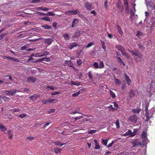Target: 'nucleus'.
<instances>
[{"label": "nucleus", "mask_w": 155, "mask_h": 155, "mask_svg": "<svg viewBox=\"0 0 155 155\" xmlns=\"http://www.w3.org/2000/svg\"><path fill=\"white\" fill-rule=\"evenodd\" d=\"M78 22V21L77 19L74 18L72 22V25L71 26L72 28H74L75 25H77Z\"/></svg>", "instance_id": "a211bd4d"}, {"label": "nucleus", "mask_w": 155, "mask_h": 155, "mask_svg": "<svg viewBox=\"0 0 155 155\" xmlns=\"http://www.w3.org/2000/svg\"><path fill=\"white\" fill-rule=\"evenodd\" d=\"M121 53L123 55H125L127 53H126V50L125 49L124 50H123L122 51H121Z\"/></svg>", "instance_id": "13d9d810"}, {"label": "nucleus", "mask_w": 155, "mask_h": 155, "mask_svg": "<svg viewBox=\"0 0 155 155\" xmlns=\"http://www.w3.org/2000/svg\"><path fill=\"white\" fill-rule=\"evenodd\" d=\"M55 15L54 13L51 12H48L47 13H46V15L53 16H54Z\"/></svg>", "instance_id": "2f4dec72"}, {"label": "nucleus", "mask_w": 155, "mask_h": 155, "mask_svg": "<svg viewBox=\"0 0 155 155\" xmlns=\"http://www.w3.org/2000/svg\"><path fill=\"white\" fill-rule=\"evenodd\" d=\"M2 97L4 98V101H8L10 99L9 98L6 97Z\"/></svg>", "instance_id": "864d4df0"}, {"label": "nucleus", "mask_w": 155, "mask_h": 155, "mask_svg": "<svg viewBox=\"0 0 155 155\" xmlns=\"http://www.w3.org/2000/svg\"><path fill=\"white\" fill-rule=\"evenodd\" d=\"M94 45L93 42H91L87 44V45L86 46V47L87 48H90V47L92 45Z\"/></svg>", "instance_id": "a18cd8bd"}, {"label": "nucleus", "mask_w": 155, "mask_h": 155, "mask_svg": "<svg viewBox=\"0 0 155 155\" xmlns=\"http://www.w3.org/2000/svg\"><path fill=\"white\" fill-rule=\"evenodd\" d=\"M63 37L66 40H69L70 38V36L67 34H64Z\"/></svg>", "instance_id": "7c9ffc66"}, {"label": "nucleus", "mask_w": 155, "mask_h": 155, "mask_svg": "<svg viewBox=\"0 0 155 155\" xmlns=\"http://www.w3.org/2000/svg\"><path fill=\"white\" fill-rule=\"evenodd\" d=\"M55 111V109H50L48 111V114H50L51 113L54 112Z\"/></svg>", "instance_id": "8fccbe9b"}, {"label": "nucleus", "mask_w": 155, "mask_h": 155, "mask_svg": "<svg viewBox=\"0 0 155 155\" xmlns=\"http://www.w3.org/2000/svg\"><path fill=\"white\" fill-rule=\"evenodd\" d=\"M78 16L82 20L84 21L87 20L86 18L81 14H78Z\"/></svg>", "instance_id": "c756f323"}, {"label": "nucleus", "mask_w": 155, "mask_h": 155, "mask_svg": "<svg viewBox=\"0 0 155 155\" xmlns=\"http://www.w3.org/2000/svg\"><path fill=\"white\" fill-rule=\"evenodd\" d=\"M0 129L2 131H6L7 129L5 126L2 125H0Z\"/></svg>", "instance_id": "cd10ccee"}, {"label": "nucleus", "mask_w": 155, "mask_h": 155, "mask_svg": "<svg viewBox=\"0 0 155 155\" xmlns=\"http://www.w3.org/2000/svg\"><path fill=\"white\" fill-rule=\"evenodd\" d=\"M8 138L10 139H12V134H13V131L10 130L8 131Z\"/></svg>", "instance_id": "5701e85b"}, {"label": "nucleus", "mask_w": 155, "mask_h": 155, "mask_svg": "<svg viewBox=\"0 0 155 155\" xmlns=\"http://www.w3.org/2000/svg\"><path fill=\"white\" fill-rule=\"evenodd\" d=\"M115 124L117 128H119L120 127L119 122V120H117L115 122Z\"/></svg>", "instance_id": "37998d69"}, {"label": "nucleus", "mask_w": 155, "mask_h": 155, "mask_svg": "<svg viewBox=\"0 0 155 155\" xmlns=\"http://www.w3.org/2000/svg\"><path fill=\"white\" fill-rule=\"evenodd\" d=\"M49 54V52L47 51H44L43 54H41V55H40L39 57H41L44 56L46 55H48Z\"/></svg>", "instance_id": "58836bf2"}, {"label": "nucleus", "mask_w": 155, "mask_h": 155, "mask_svg": "<svg viewBox=\"0 0 155 155\" xmlns=\"http://www.w3.org/2000/svg\"><path fill=\"white\" fill-rule=\"evenodd\" d=\"M65 64H66L67 65H68V66L70 67H72L74 68V65H73V64L71 62V61H65Z\"/></svg>", "instance_id": "aec40b11"}, {"label": "nucleus", "mask_w": 155, "mask_h": 155, "mask_svg": "<svg viewBox=\"0 0 155 155\" xmlns=\"http://www.w3.org/2000/svg\"><path fill=\"white\" fill-rule=\"evenodd\" d=\"M36 79L32 77L28 78L27 79V81L28 82H31L34 83L36 81Z\"/></svg>", "instance_id": "4468645a"}, {"label": "nucleus", "mask_w": 155, "mask_h": 155, "mask_svg": "<svg viewBox=\"0 0 155 155\" xmlns=\"http://www.w3.org/2000/svg\"><path fill=\"white\" fill-rule=\"evenodd\" d=\"M146 2V5L147 7V8L149 11H151V13L153 14V12H152V10L153 9V6L154 5L153 3L151 1H148Z\"/></svg>", "instance_id": "7ed1b4c3"}, {"label": "nucleus", "mask_w": 155, "mask_h": 155, "mask_svg": "<svg viewBox=\"0 0 155 155\" xmlns=\"http://www.w3.org/2000/svg\"><path fill=\"white\" fill-rule=\"evenodd\" d=\"M45 20L47 21H50V19L49 17H45Z\"/></svg>", "instance_id": "69168bd1"}, {"label": "nucleus", "mask_w": 155, "mask_h": 155, "mask_svg": "<svg viewBox=\"0 0 155 155\" xmlns=\"http://www.w3.org/2000/svg\"><path fill=\"white\" fill-rule=\"evenodd\" d=\"M145 113L146 117H147L148 118H150L151 117L152 115L151 114V116H150L148 111H146Z\"/></svg>", "instance_id": "ea45409f"}, {"label": "nucleus", "mask_w": 155, "mask_h": 155, "mask_svg": "<svg viewBox=\"0 0 155 155\" xmlns=\"http://www.w3.org/2000/svg\"><path fill=\"white\" fill-rule=\"evenodd\" d=\"M129 52L132 53L133 55L134 56V58L136 60L137 62L140 61V60H138V58L140 59H142V55L140 54L139 52L137 50L134 51H129Z\"/></svg>", "instance_id": "f257e3e1"}, {"label": "nucleus", "mask_w": 155, "mask_h": 155, "mask_svg": "<svg viewBox=\"0 0 155 155\" xmlns=\"http://www.w3.org/2000/svg\"><path fill=\"white\" fill-rule=\"evenodd\" d=\"M92 74L91 73V71H90L88 72V76L89 78L92 79Z\"/></svg>", "instance_id": "49530a36"}, {"label": "nucleus", "mask_w": 155, "mask_h": 155, "mask_svg": "<svg viewBox=\"0 0 155 155\" xmlns=\"http://www.w3.org/2000/svg\"><path fill=\"white\" fill-rule=\"evenodd\" d=\"M78 45L76 43H73L69 45V48L70 49H72L74 47L77 46Z\"/></svg>", "instance_id": "bb28decb"}, {"label": "nucleus", "mask_w": 155, "mask_h": 155, "mask_svg": "<svg viewBox=\"0 0 155 155\" xmlns=\"http://www.w3.org/2000/svg\"><path fill=\"white\" fill-rule=\"evenodd\" d=\"M71 85H76L77 86H78L80 85V83L78 81H71Z\"/></svg>", "instance_id": "c85d7f7f"}, {"label": "nucleus", "mask_w": 155, "mask_h": 155, "mask_svg": "<svg viewBox=\"0 0 155 155\" xmlns=\"http://www.w3.org/2000/svg\"><path fill=\"white\" fill-rule=\"evenodd\" d=\"M84 6L88 10H91L94 8L92 5V3L88 2H85Z\"/></svg>", "instance_id": "39448f33"}, {"label": "nucleus", "mask_w": 155, "mask_h": 155, "mask_svg": "<svg viewBox=\"0 0 155 155\" xmlns=\"http://www.w3.org/2000/svg\"><path fill=\"white\" fill-rule=\"evenodd\" d=\"M18 92L17 90L12 89L10 90H6L5 91V92L6 93L7 95H13L15 93Z\"/></svg>", "instance_id": "0eeeda50"}, {"label": "nucleus", "mask_w": 155, "mask_h": 155, "mask_svg": "<svg viewBox=\"0 0 155 155\" xmlns=\"http://www.w3.org/2000/svg\"><path fill=\"white\" fill-rule=\"evenodd\" d=\"M127 134L128 135H129L130 137H133V136H132V131L130 130H129L127 132Z\"/></svg>", "instance_id": "4c0bfd02"}, {"label": "nucleus", "mask_w": 155, "mask_h": 155, "mask_svg": "<svg viewBox=\"0 0 155 155\" xmlns=\"http://www.w3.org/2000/svg\"><path fill=\"white\" fill-rule=\"evenodd\" d=\"M128 120L132 123L134 124L137 122V116L136 115H131L129 117Z\"/></svg>", "instance_id": "423d86ee"}, {"label": "nucleus", "mask_w": 155, "mask_h": 155, "mask_svg": "<svg viewBox=\"0 0 155 155\" xmlns=\"http://www.w3.org/2000/svg\"><path fill=\"white\" fill-rule=\"evenodd\" d=\"M57 101V99H49L47 100H43L42 101V103L43 104H45L47 103H49L50 104L52 103H55L54 101Z\"/></svg>", "instance_id": "1a4fd4ad"}, {"label": "nucleus", "mask_w": 155, "mask_h": 155, "mask_svg": "<svg viewBox=\"0 0 155 155\" xmlns=\"http://www.w3.org/2000/svg\"><path fill=\"white\" fill-rule=\"evenodd\" d=\"M42 27L44 28L45 29H50L51 28V27L48 25H46L44 26H42Z\"/></svg>", "instance_id": "79ce46f5"}, {"label": "nucleus", "mask_w": 155, "mask_h": 155, "mask_svg": "<svg viewBox=\"0 0 155 155\" xmlns=\"http://www.w3.org/2000/svg\"><path fill=\"white\" fill-rule=\"evenodd\" d=\"M138 130V129H135L134 130V131L132 132V136H133V137L136 134H137V133Z\"/></svg>", "instance_id": "c9c22d12"}, {"label": "nucleus", "mask_w": 155, "mask_h": 155, "mask_svg": "<svg viewBox=\"0 0 155 155\" xmlns=\"http://www.w3.org/2000/svg\"><path fill=\"white\" fill-rule=\"evenodd\" d=\"M115 78V82L116 85H119L120 84L121 82L120 81L117 79H116Z\"/></svg>", "instance_id": "f704fd0d"}, {"label": "nucleus", "mask_w": 155, "mask_h": 155, "mask_svg": "<svg viewBox=\"0 0 155 155\" xmlns=\"http://www.w3.org/2000/svg\"><path fill=\"white\" fill-rule=\"evenodd\" d=\"M53 41V39L50 38H46L45 39V42L48 45H50L51 44Z\"/></svg>", "instance_id": "dca6fc26"}, {"label": "nucleus", "mask_w": 155, "mask_h": 155, "mask_svg": "<svg viewBox=\"0 0 155 155\" xmlns=\"http://www.w3.org/2000/svg\"><path fill=\"white\" fill-rule=\"evenodd\" d=\"M35 10L38 11L42 10L45 11H47L50 10V9L46 8H44L43 7H39L35 8Z\"/></svg>", "instance_id": "9d476101"}, {"label": "nucleus", "mask_w": 155, "mask_h": 155, "mask_svg": "<svg viewBox=\"0 0 155 155\" xmlns=\"http://www.w3.org/2000/svg\"><path fill=\"white\" fill-rule=\"evenodd\" d=\"M129 96L130 98L135 96L134 91L132 89L130 90V92L129 94Z\"/></svg>", "instance_id": "4be33fe9"}, {"label": "nucleus", "mask_w": 155, "mask_h": 155, "mask_svg": "<svg viewBox=\"0 0 155 155\" xmlns=\"http://www.w3.org/2000/svg\"><path fill=\"white\" fill-rule=\"evenodd\" d=\"M76 113L81 114V113H79V112L77 111L76 110H75L74 111H73V112H72L70 113V114H74Z\"/></svg>", "instance_id": "6e6d98bb"}, {"label": "nucleus", "mask_w": 155, "mask_h": 155, "mask_svg": "<svg viewBox=\"0 0 155 155\" xmlns=\"http://www.w3.org/2000/svg\"><path fill=\"white\" fill-rule=\"evenodd\" d=\"M54 152L56 153H60L62 150L60 148H58V147H54Z\"/></svg>", "instance_id": "393cba45"}, {"label": "nucleus", "mask_w": 155, "mask_h": 155, "mask_svg": "<svg viewBox=\"0 0 155 155\" xmlns=\"http://www.w3.org/2000/svg\"><path fill=\"white\" fill-rule=\"evenodd\" d=\"M81 34V33L80 31H77L74 34L72 38H77L80 36Z\"/></svg>", "instance_id": "6ab92c4d"}, {"label": "nucleus", "mask_w": 155, "mask_h": 155, "mask_svg": "<svg viewBox=\"0 0 155 155\" xmlns=\"http://www.w3.org/2000/svg\"><path fill=\"white\" fill-rule=\"evenodd\" d=\"M124 48L121 46H119L117 47L118 50L120 51L121 52L123 50H124Z\"/></svg>", "instance_id": "473e14b6"}, {"label": "nucleus", "mask_w": 155, "mask_h": 155, "mask_svg": "<svg viewBox=\"0 0 155 155\" xmlns=\"http://www.w3.org/2000/svg\"><path fill=\"white\" fill-rule=\"evenodd\" d=\"M26 115V114H22L18 115V117L21 118H24Z\"/></svg>", "instance_id": "09e8293b"}, {"label": "nucleus", "mask_w": 155, "mask_h": 155, "mask_svg": "<svg viewBox=\"0 0 155 155\" xmlns=\"http://www.w3.org/2000/svg\"><path fill=\"white\" fill-rule=\"evenodd\" d=\"M36 13L40 15H46V13H41L40 12H37Z\"/></svg>", "instance_id": "de8ad7c7"}, {"label": "nucleus", "mask_w": 155, "mask_h": 155, "mask_svg": "<svg viewBox=\"0 0 155 155\" xmlns=\"http://www.w3.org/2000/svg\"><path fill=\"white\" fill-rule=\"evenodd\" d=\"M124 5L126 6L128 5V3L127 0H124Z\"/></svg>", "instance_id": "bf43d9fd"}, {"label": "nucleus", "mask_w": 155, "mask_h": 155, "mask_svg": "<svg viewBox=\"0 0 155 155\" xmlns=\"http://www.w3.org/2000/svg\"><path fill=\"white\" fill-rule=\"evenodd\" d=\"M53 143L55 144L59 147H61L62 146L65 145L67 143V142L65 143H62L60 141H54Z\"/></svg>", "instance_id": "ddd939ff"}, {"label": "nucleus", "mask_w": 155, "mask_h": 155, "mask_svg": "<svg viewBox=\"0 0 155 155\" xmlns=\"http://www.w3.org/2000/svg\"><path fill=\"white\" fill-rule=\"evenodd\" d=\"M141 137L142 139V143L143 145H145L149 142L147 138V134L146 133L143 131L141 134Z\"/></svg>", "instance_id": "20e7f679"}, {"label": "nucleus", "mask_w": 155, "mask_h": 155, "mask_svg": "<svg viewBox=\"0 0 155 155\" xmlns=\"http://www.w3.org/2000/svg\"><path fill=\"white\" fill-rule=\"evenodd\" d=\"M39 97V95L34 94V95L31 96L30 97V99L32 101H34L37 99V98Z\"/></svg>", "instance_id": "f3484780"}, {"label": "nucleus", "mask_w": 155, "mask_h": 155, "mask_svg": "<svg viewBox=\"0 0 155 155\" xmlns=\"http://www.w3.org/2000/svg\"><path fill=\"white\" fill-rule=\"evenodd\" d=\"M27 46L26 45L22 47L21 48V50H25L26 48H27Z\"/></svg>", "instance_id": "680f3d73"}, {"label": "nucleus", "mask_w": 155, "mask_h": 155, "mask_svg": "<svg viewBox=\"0 0 155 155\" xmlns=\"http://www.w3.org/2000/svg\"><path fill=\"white\" fill-rule=\"evenodd\" d=\"M94 141L95 142V146L94 148L96 149H99L100 148V146L98 145V143H97V140H94Z\"/></svg>", "instance_id": "b1692460"}, {"label": "nucleus", "mask_w": 155, "mask_h": 155, "mask_svg": "<svg viewBox=\"0 0 155 155\" xmlns=\"http://www.w3.org/2000/svg\"><path fill=\"white\" fill-rule=\"evenodd\" d=\"M107 36L110 38H112V35L111 34L108 33L107 34Z\"/></svg>", "instance_id": "338daca9"}, {"label": "nucleus", "mask_w": 155, "mask_h": 155, "mask_svg": "<svg viewBox=\"0 0 155 155\" xmlns=\"http://www.w3.org/2000/svg\"><path fill=\"white\" fill-rule=\"evenodd\" d=\"M107 140H102V143L105 145V146H106L107 145Z\"/></svg>", "instance_id": "e433bc0d"}, {"label": "nucleus", "mask_w": 155, "mask_h": 155, "mask_svg": "<svg viewBox=\"0 0 155 155\" xmlns=\"http://www.w3.org/2000/svg\"><path fill=\"white\" fill-rule=\"evenodd\" d=\"M77 62L78 64L79 65H81L82 63V61L80 60H77Z\"/></svg>", "instance_id": "5fc2aeb1"}, {"label": "nucleus", "mask_w": 155, "mask_h": 155, "mask_svg": "<svg viewBox=\"0 0 155 155\" xmlns=\"http://www.w3.org/2000/svg\"><path fill=\"white\" fill-rule=\"evenodd\" d=\"M60 94V92H57V91H55L54 92L51 93V94L52 95H56L57 94Z\"/></svg>", "instance_id": "3c124183"}, {"label": "nucleus", "mask_w": 155, "mask_h": 155, "mask_svg": "<svg viewBox=\"0 0 155 155\" xmlns=\"http://www.w3.org/2000/svg\"><path fill=\"white\" fill-rule=\"evenodd\" d=\"M110 91L111 96L113 98H114L115 97H116V95H115V94L114 93V92H112L111 90H110Z\"/></svg>", "instance_id": "a19ab883"}, {"label": "nucleus", "mask_w": 155, "mask_h": 155, "mask_svg": "<svg viewBox=\"0 0 155 155\" xmlns=\"http://www.w3.org/2000/svg\"><path fill=\"white\" fill-rule=\"evenodd\" d=\"M99 65L97 62H95L93 64V68L95 69H102L104 68V65L103 62L100 61L99 63Z\"/></svg>", "instance_id": "f03ea898"}, {"label": "nucleus", "mask_w": 155, "mask_h": 155, "mask_svg": "<svg viewBox=\"0 0 155 155\" xmlns=\"http://www.w3.org/2000/svg\"><path fill=\"white\" fill-rule=\"evenodd\" d=\"M132 111L134 113H138L140 112V110L138 108H136L134 110H133Z\"/></svg>", "instance_id": "72a5a7b5"}, {"label": "nucleus", "mask_w": 155, "mask_h": 155, "mask_svg": "<svg viewBox=\"0 0 155 155\" xmlns=\"http://www.w3.org/2000/svg\"><path fill=\"white\" fill-rule=\"evenodd\" d=\"M124 76L125 77V80L127 82V84L128 85L130 84L131 81V80L129 78L127 74L125 73L124 74Z\"/></svg>", "instance_id": "f8f14e48"}, {"label": "nucleus", "mask_w": 155, "mask_h": 155, "mask_svg": "<svg viewBox=\"0 0 155 155\" xmlns=\"http://www.w3.org/2000/svg\"><path fill=\"white\" fill-rule=\"evenodd\" d=\"M2 58L4 59H6L8 60H12L13 61H16L17 62H19V61L18 60L12 57L6 56H3Z\"/></svg>", "instance_id": "9b49d317"}, {"label": "nucleus", "mask_w": 155, "mask_h": 155, "mask_svg": "<svg viewBox=\"0 0 155 155\" xmlns=\"http://www.w3.org/2000/svg\"><path fill=\"white\" fill-rule=\"evenodd\" d=\"M107 0H106L104 3V6L106 9L107 8Z\"/></svg>", "instance_id": "603ef678"}, {"label": "nucleus", "mask_w": 155, "mask_h": 155, "mask_svg": "<svg viewBox=\"0 0 155 155\" xmlns=\"http://www.w3.org/2000/svg\"><path fill=\"white\" fill-rule=\"evenodd\" d=\"M116 28L119 34L121 35H122L123 34V32L121 30L120 26L118 25H117L116 26Z\"/></svg>", "instance_id": "412c9836"}, {"label": "nucleus", "mask_w": 155, "mask_h": 155, "mask_svg": "<svg viewBox=\"0 0 155 155\" xmlns=\"http://www.w3.org/2000/svg\"><path fill=\"white\" fill-rule=\"evenodd\" d=\"M138 47L140 48V49L141 50H142L144 51L145 49V48L144 46H143L141 44H137Z\"/></svg>", "instance_id": "a878e982"}, {"label": "nucleus", "mask_w": 155, "mask_h": 155, "mask_svg": "<svg viewBox=\"0 0 155 155\" xmlns=\"http://www.w3.org/2000/svg\"><path fill=\"white\" fill-rule=\"evenodd\" d=\"M145 14L146 18H147L149 16V13L148 12H145Z\"/></svg>", "instance_id": "0e129e2a"}, {"label": "nucleus", "mask_w": 155, "mask_h": 155, "mask_svg": "<svg viewBox=\"0 0 155 155\" xmlns=\"http://www.w3.org/2000/svg\"><path fill=\"white\" fill-rule=\"evenodd\" d=\"M126 87V85L125 84H123L121 86V88L122 89H124Z\"/></svg>", "instance_id": "774afa93"}, {"label": "nucleus", "mask_w": 155, "mask_h": 155, "mask_svg": "<svg viewBox=\"0 0 155 155\" xmlns=\"http://www.w3.org/2000/svg\"><path fill=\"white\" fill-rule=\"evenodd\" d=\"M83 117L82 116H81L80 117H77L74 118V119L75 120H78L79 119L82 118Z\"/></svg>", "instance_id": "4d7b16f0"}, {"label": "nucleus", "mask_w": 155, "mask_h": 155, "mask_svg": "<svg viewBox=\"0 0 155 155\" xmlns=\"http://www.w3.org/2000/svg\"><path fill=\"white\" fill-rule=\"evenodd\" d=\"M47 88H50L51 90H54L55 89H56L57 88V87H54L52 86H48L47 87Z\"/></svg>", "instance_id": "c03bdc74"}, {"label": "nucleus", "mask_w": 155, "mask_h": 155, "mask_svg": "<svg viewBox=\"0 0 155 155\" xmlns=\"http://www.w3.org/2000/svg\"><path fill=\"white\" fill-rule=\"evenodd\" d=\"M78 9L75 10L68 11L65 12L64 13L65 14L67 15H76L78 14Z\"/></svg>", "instance_id": "6e6552de"}, {"label": "nucleus", "mask_w": 155, "mask_h": 155, "mask_svg": "<svg viewBox=\"0 0 155 155\" xmlns=\"http://www.w3.org/2000/svg\"><path fill=\"white\" fill-rule=\"evenodd\" d=\"M79 94H78V93L77 92L76 93H74L73 94V97H76L78 96Z\"/></svg>", "instance_id": "e2e57ef3"}, {"label": "nucleus", "mask_w": 155, "mask_h": 155, "mask_svg": "<svg viewBox=\"0 0 155 155\" xmlns=\"http://www.w3.org/2000/svg\"><path fill=\"white\" fill-rule=\"evenodd\" d=\"M144 34L140 31H138L136 34V36L139 38H141L144 35Z\"/></svg>", "instance_id": "2eb2a0df"}, {"label": "nucleus", "mask_w": 155, "mask_h": 155, "mask_svg": "<svg viewBox=\"0 0 155 155\" xmlns=\"http://www.w3.org/2000/svg\"><path fill=\"white\" fill-rule=\"evenodd\" d=\"M113 143H114V141H112L111 143H109L108 144V145L107 146V147H110L112 145Z\"/></svg>", "instance_id": "052dcab7"}]
</instances>
